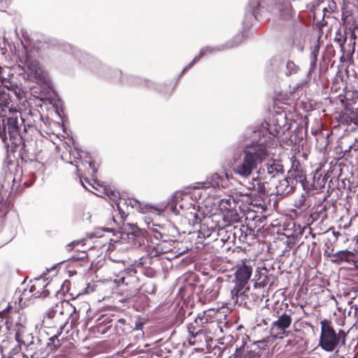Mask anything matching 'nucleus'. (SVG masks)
Masks as SVG:
<instances>
[{
    "instance_id": "864d4df0",
    "label": "nucleus",
    "mask_w": 358,
    "mask_h": 358,
    "mask_svg": "<svg viewBox=\"0 0 358 358\" xmlns=\"http://www.w3.org/2000/svg\"><path fill=\"white\" fill-rule=\"evenodd\" d=\"M87 257V254L85 252H81L79 253L78 257L73 256L71 258L73 259H80V260H85Z\"/></svg>"
},
{
    "instance_id": "8fccbe9b",
    "label": "nucleus",
    "mask_w": 358,
    "mask_h": 358,
    "mask_svg": "<svg viewBox=\"0 0 358 358\" xmlns=\"http://www.w3.org/2000/svg\"><path fill=\"white\" fill-rule=\"evenodd\" d=\"M258 354L254 350H246L244 358H257Z\"/></svg>"
},
{
    "instance_id": "7c9ffc66",
    "label": "nucleus",
    "mask_w": 358,
    "mask_h": 358,
    "mask_svg": "<svg viewBox=\"0 0 358 358\" xmlns=\"http://www.w3.org/2000/svg\"><path fill=\"white\" fill-rule=\"evenodd\" d=\"M214 49L210 47L203 48L199 53L192 60V62L187 65L182 70V72L192 68L196 62H198L204 55L213 52Z\"/></svg>"
},
{
    "instance_id": "5fc2aeb1",
    "label": "nucleus",
    "mask_w": 358,
    "mask_h": 358,
    "mask_svg": "<svg viewBox=\"0 0 358 358\" xmlns=\"http://www.w3.org/2000/svg\"><path fill=\"white\" fill-rule=\"evenodd\" d=\"M88 165H89L90 169L92 170V172H91L90 174L92 176H94L96 174V171H97V170H96V169L95 167V164H94V162H89Z\"/></svg>"
},
{
    "instance_id": "79ce46f5",
    "label": "nucleus",
    "mask_w": 358,
    "mask_h": 358,
    "mask_svg": "<svg viewBox=\"0 0 358 358\" xmlns=\"http://www.w3.org/2000/svg\"><path fill=\"white\" fill-rule=\"evenodd\" d=\"M320 51V45L317 44L313 50L311 52L310 57L312 58V62L310 63V69L311 70H313L316 66V63L317 60V55L319 54Z\"/></svg>"
},
{
    "instance_id": "cd10ccee",
    "label": "nucleus",
    "mask_w": 358,
    "mask_h": 358,
    "mask_svg": "<svg viewBox=\"0 0 358 358\" xmlns=\"http://www.w3.org/2000/svg\"><path fill=\"white\" fill-rule=\"evenodd\" d=\"M289 179H293L296 181V183H300L303 189L307 188L306 185V176L305 172L300 166H296L289 172Z\"/></svg>"
},
{
    "instance_id": "f257e3e1",
    "label": "nucleus",
    "mask_w": 358,
    "mask_h": 358,
    "mask_svg": "<svg viewBox=\"0 0 358 358\" xmlns=\"http://www.w3.org/2000/svg\"><path fill=\"white\" fill-rule=\"evenodd\" d=\"M266 140L251 146H246L242 152L234 157L232 169L234 174L243 178H249L268 156Z\"/></svg>"
},
{
    "instance_id": "2eb2a0df",
    "label": "nucleus",
    "mask_w": 358,
    "mask_h": 358,
    "mask_svg": "<svg viewBox=\"0 0 358 358\" xmlns=\"http://www.w3.org/2000/svg\"><path fill=\"white\" fill-rule=\"evenodd\" d=\"M42 115L38 110H29V113L24 114V116L21 113L20 118V124L23 125V132L27 134L29 130H32L34 128L36 129V122L41 120Z\"/></svg>"
},
{
    "instance_id": "ea45409f",
    "label": "nucleus",
    "mask_w": 358,
    "mask_h": 358,
    "mask_svg": "<svg viewBox=\"0 0 358 358\" xmlns=\"http://www.w3.org/2000/svg\"><path fill=\"white\" fill-rule=\"evenodd\" d=\"M218 295V290L216 289L215 285L208 287L205 291V296L206 300L211 301L215 299Z\"/></svg>"
},
{
    "instance_id": "e2e57ef3",
    "label": "nucleus",
    "mask_w": 358,
    "mask_h": 358,
    "mask_svg": "<svg viewBox=\"0 0 358 358\" xmlns=\"http://www.w3.org/2000/svg\"><path fill=\"white\" fill-rule=\"evenodd\" d=\"M355 124H358V115H357V119H356Z\"/></svg>"
},
{
    "instance_id": "a211bd4d",
    "label": "nucleus",
    "mask_w": 358,
    "mask_h": 358,
    "mask_svg": "<svg viewBox=\"0 0 358 358\" xmlns=\"http://www.w3.org/2000/svg\"><path fill=\"white\" fill-rule=\"evenodd\" d=\"M255 182L252 184V187L248 188V192L245 193V195L249 196L252 194V191L257 192L259 196L267 195L269 193V182L266 176H262L259 174L257 178H254Z\"/></svg>"
},
{
    "instance_id": "9d476101",
    "label": "nucleus",
    "mask_w": 358,
    "mask_h": 358,
    "mask_svg": "<svg viewBox=\"0 0 358 358\" xmlns=\"http://www.w3.org/2000/svg\"><path fill=\"white\" fill-rule=\"evenodd\" d=\"M292 322L291 315L284 313L278 317V320L272 323L270 333L274 338H283L285 336H287L288 333L286 329H288Z\"/></svg>"
},
{
    "instance_id": "603ef678",
    "label": "nucleus",
    "mask_w": 358,
    "mask_h": 358,
    "mask_svg": "<svg viewBox=\"0 0 358 358\" xmlns=\"http://www.w3.org/2000/svg\"><path fill=\"white\" fill-rule=\"evenodd\" d=\"M57 313L55 312L52 306H50V309L46 313V318L50 320L53 319L57 315Z\"/></svg>"
},
{
    "instance_id": "f704fd0d",
    "label": "nucleus",
    "mask_w": 358,
    "mask_h": 358,
    "mask_svg": "<svg viewBox=\"0 0 358 358\" xmlns=\"http://www.w3.org/2000/svg\"><path fill=\"white\" fill-rule=\"evenodd\" d=\"M218 310L215 308H210L207 310H204L202 313H199L204 319H207V322H218L215 319V316L217 314Z\"/></svg>"
},
{
    "instance_id": "2f4dec72",
    "label": "nucleus",
    "mask_w": 358,
    "mask_h": 358,
    "mask_svg": "<svg viewBox=\"0 0 358 358\" xmlns=\"http://www.w3.org/2000/svg\"><path fill=\"white\" fill-rule=\"evenodd\" d=\"M1 85L10 92H12L18 99L20 96V89L18 86L13 83L10 80L2 78L1 79Z\"/></svg>"
},
{
    "instance_id": "412c9836",
    "label": "nucleus",
    "mask_w": 358,
    "mask_h": 358,
    "mask_svg": "<svg viewBox=\"0 0 358 358\" xmlns=\"http://www.w3.org/2000/svg\"><path fill=\"white\" fill-rule=\"evenodd\" d=\"M171 250L170 244L162 240L159 242L151 241V244H148V252L149 256L152 258L159 257L161 255L166 254Z\"/></svg>"
},
{
    "instance_id": "6e6d98bb",
    "label": "nucleus",
    "mask_w": 358,
    "mask_h": 358,
    "mask_svg": "<svg viewBox=\"0 0 358 358\" xmlns=\"http://www.w3.org/2000/svg\"><path fill=\"white\" fill-rule=\"evenodd\" d=\"M143 258L139 259L138 261L135 260L133 265H136L138 266H143L144 264V262L142 261Z\"/></svg>"
},
{
    "instance_id": "a19ab883",
    "label": "nucleus",
    "mask_w": 358,
    "mask_h": 358,
    "mask_svg": "<svg viewBox=\"0 0 358 358\" xmlns=\"http://www.w3.org/2000/svg\"><path fill=\"white\" fill-rule=\"evenodd\" d=\"M28 177H29V180H27L26 178H27V176L25 175H23L22 176V179L21 180V182H22L23 183V185L25 186L26 187H30L35 181L36 180V175L34 172H29L28 173Z\"/></svg>"
},
{
    "instance_id": "9b49d317",
    "label": "nucleus",
    "mask_w": 358,
    "mask_h": 358,
    "mask_svg": "<svg viewBox=\"0 0 358 358\" xmlns=\"http://www.w3.org/2000/svg\"><path fill=\"white\" fill-rule=\"evenodd\" d=\"M20 315V308L17 306L16 301L8 302L7 306L0 310V318L6 320V324L8 329L15 328L16 322H21Z\"/></svg>"
},
{
    "instance_id": "c9c22d12",
    "label": "nucleus",
    "mask_w": 358,
    "mask_h": 358,
    "mask_svg": "<svg viewBox=\"0 0 358 358\" xmlns=\"http://www.w3.org/2000/svg\"><path fill=\"white\" fill-rule=\"evenodd\" d=\"M60 334L61 333H59L49 338L48 346L51 350H57L62 345V342L59 339Z\"/></svg>"
},
{
    "instance_id": "a18cd8bd",
    "label": "nucleus",
    "mask_w": 358,
    "mask_h": 358,
    "mask_svg": "<svg viewBox=\"0 0 358 358\" xmlns=\"http://www.w3.org/2000/svg\"><path fill=\"white\" fill-rule=\"evenodd\" d=\"M306 196L302 194L301 196V197L295 201V204L294 206L297 208H302L303 207H305L306 206Z\"/></svg>"
},
{
    "instance_id": "f03ea898",
    "label": "nucleus",
    "mask_w": 358,
    "mask_h": 358,
    "mask_svg": "<svg viewBox=\"0 0 358 358\" xmlns=\"http://www.w3.org/2000/svg\"><path fill=\"white\" fill-rule=\"evenodd\" d=\"M6 117H0V137L3 141L7 138V133L10 143L15 146L22 143L26 134L23 132L20 124V118L21 112L18 110H10Z\"/></svg>"
},
{
    "instance_id": "c85d7f7f",
    "label": "nucleus",
    "mask_w": 358,
    "mask_h": 358,
    "mask_svg": "<svg viewBox=\"0 0 358 358\" xmlns=\"http://www.w3.org/2000/svg\"><path fill=\"white\" fill-rule=\"evenodd\" d=\"M294 186L289 184L288 179H283L279 181L278 184L275 186V194L282 197L294 192Z\"/></svg>"
},
{
    "instance_id": "5701e85b",
    "label": "nucleus",
    "mask_w": 358,
    "mask_h": 358,
    "mask_svg": "<svg viewBox=\"0 0 358 358\" xmlns=\"http://www.w3.org/2000/svg\"><path fill=\"white\" fill-rule=\"evenodd\" d=\"M283 171V166L279 162L271 160L266 164V169H262V175L266 176L268 179H272L282 173Z\"/></svg>"
},
{
    "instance_id": "052dcab7",
    "label": "nucleus",
    "mask_w": 358,
    "mask_h": 358,
    "mask_svg": "<svg viewBox=\"0 0 358 358\" xmlns=\"http://www.w3.org/2000/svg\"><path fill=\"white\" fill-rule=\"evenodd\" d=\"M82 184H83V187H84L85 188H86L87 189H88L90 192H92V189H89L87 187H86V186H85V185L84 184V182H83V181H82Z\"/></svg>"
},
{
    "instance_id": "de8ad7c7",
    "label": "nucleus",
    "mask_w": 358,
    "mask_h": 358,
    "mask_svg": "<svg viewBox=\"0 0 358 358\" xmlns=\"http://www.w3.org/2000/svg\"><path fill=\"white\" fill-rule=\"evenodd\" d=\"M245 347H242L240 348H237L235 351L234 356L236 358H244V355H245Z\"/></svg>"
},
{
    "instance_id": "0eeeda50",
    "label": "nucleus",
    "mask_w": 358,
    "mask_h": 358,
    "mask_svg": "<svg viewBox=\"0 0 358 358\" xmlns=\"http://www.w3.org/2000/svg\"><path fill=\"white\" fill-rule=\"evenodd\" d=\"M189 334H196L200 331H206L208 334H222V329L219 322H207L199 314L187 324Z\"/></svg>"
},
{
    "instance_id": "e433bc0d",
    "label": "nucleus",
    "mask_w": 358,
    "mask_h": 358,
    "mask_svg": "<svg viewBox=\"0 0 358 358\" xmlns=\"http://www.w3.org/2000/svg\"><path fill=\"white\" fill-rule=\"evenodd\" d=\"M164 234L159 231L157 229H150L148 234L149 242L148 244H151V241L159 242L164 238Z\"/></svg>"
},
{
    "instance_id": "b1692460",
    "label": "nucleus",
    "mask_w": 358,
    "mask_h": 358,
    "mask_svg": "<svg viewBox=\"0 0 358 358\" xmlns=\"http://www.w3.org/2000/svg\"><path fill=\"white\" fill-rule=\"evenodd\" d=\"M233 200L229 199H222L220 203V207L222 210L227 212L224 215V217L232 222H238L239 220V215L237 213L236 210L233 206Z\"/></svg>"
},
{
    "instance_id": "aec40b11",
    "label": "nucleus",
    "mask_w": 358,
    "mask_h": 358,
    "mask_svg": "<svg viewBox=\"0 0 358 358\" xmlns=\"http://www.w3.org/2000/svg\"><path fill=\"white\" fill-rule=\"evenodd\" d=\"M24 40L27 42V44L23 45L22 50H27L29 52V53L34 55L35 57L36 55L38 57H39L45 51V50L48 48V43L45 41H34L29 38L27 39L25 37Z\"/></svg>"
},
{
    "instance_id": "0e129e2a",
    "label": "nucleus",
    "mask_w": 358,
    "mask_h": 358,
    "mask_svg": "<svg viewBox=\"0 0 358 358\" xmlns=\"http://www.w3.org/2000/svg\"><path fill=\"white\" fill-rule=\"evenodd\" d=\"M298 27H299V29H301V24H299Z\"/></svg>"
},
{
    "instance_id": "39448f33",
    "label": "nucleus",
    "mask_w": 358,
    "mask_h": 358,
    "mask_svg": "<svg viewBox=\"0 0 358 358\" xmlns=\"http://www.w3.org/2000/svg\"><path fill=\"white\" fill-rule=\"evenodd\" d=\"M254 263L249 259L239 261L235 266L234 278L235 285L231 289V297L234 303H237L238 296L242 294L245 286L248 285L252 273Z\"/></svg>"
},
{
    "instance_id": "58836bf2",
    "label": "nucleus",
    "mask_w": 358,
    "mask_h": 358,
    "mask_svg": "<svg viewBox=\"0 0 358 358\" xmlns=\"http://www.w3.org/2000/svg\"><path fill=\"white\" fill-rule=\"evenodd\" d=\"M299 70V66H297L293 61H288L286 65V72L285 74L287 76H289L292 74L296 73Z\"/></svg>"
},
{
    "instance_id": "6ab92c4d",
    "label": "nucleus",
    "mask_w": 358,
    "mask_h": 358,
    "mask_svg": "<svg viewBox=\"0 0 358 358\" xmlns=\"http://www.w3.org/2000/svg\"><path fill=\"white\" fill-rule=\"evenodd\" d=\"M0 117H6L10 110H18L17 104L13 103L10 99V94L0 89Z\"/></svg>"
},
{
    "instance_id": "4be33fe9",
    "label": "nucleus",
    "mask_w": 358,
    "mask_h": 358,
    "mask_svg": "<svg viewBox=\"0 0 358 358\" xmlns=\"http://www.w3.org/2000/svg\"><path fill=\"white\" fill-rule=\"evenodd\" d=\"M295 0H282L275 4V8L279 13V17L282 20H290L295 14V11L291 4V1Z\"/></svg>"
},
{
    "instance_id": "f3484780",
    "label": "nucleus",
    "mask_w": 358,
    "mask_h": 358,
    "mask_svg": "<svg viewBox=\"0 0 358 358\" xmlns=\"http://www.w3.org/2000/svg\"><path fill=\"white\" fill-rule=\"evenodd\" d=\"M13 330L15 332V340L20 345L28 347L34 343V336L27 332L26 327L22 322H16Z\"/></svg>"
},
{
    "instance_id": "bf43d9fd",
    "label": "nucleus",
    "mask_w": 358,
    "mask_h": 358,
    "mask_svg": "<svg viewBox=\"0 0 358 358\" xmlns=\"http://www.w3.org/2000/svg\"><path fill=\"white\" fill-rule=\"evenodd\" d=\"M111 196L114 197V200L115 199V198H117V196L114 192L111 193Z\"/></svg>"
},
{
    "instance_id": "c03bdc74",
    "label": "nucleus",
    "mask_w": 358,
    "mask_h": 358,
    "mask_svg": "<svg viewBox=\"0 0 358 358\" xmlns=\"http://www.w3.org/2000/svg\"><path fill=\"white\" fill-rule=\"evenodd\" d=\"M11 207H13V204L10 201H6L3 205L1 204L0 208V216L5 215L7 213L8 209Z\"/></svg>"
},
{
    "instance_id": "20e7f679",
    "label": "nucleus",
    "mask_w": 358,
    "mask_h": 358,
    "mask_svg": "<svg viewBox=\"0 0 358 358\" xmlns=\"http://www.w3.org/2000/svg\"><path fill=\"white\" fill-rule=\"evenodd\" d=\"M19 66L24 69L27 80L38 84L45 83L47 73L40 64L38 58L27 50H22L18 55Z\"/></svg>"
},
{
    "instance_id": "4d7b16f0",
    "label": "nucleus",
    "mask_w": 358,
    "mask_h": 358,
    "mask_svg": "<svg viewBox=\"0 0 358 358\" xmlns=\"http://www.w3.org/2000/svg\"><path fill=\"white\" fill-rule=\"evenodd\" d=\"M85 182H87L90 186L92 187V189H96V188L94 187V185L92 184L88 178L85 179Z\"/></svg>"
},
{
    "instance_id": "423d86ee",
    "label": "nucleus",
    "mask_w": 358,
    "mask_h": 358,
    "mask_svg": "<svg viewBox=\"0 0 358 358\" xmlns=\"http://www.w3.org/2000/svg\"><path fill=\"white\" fill-rule=\"evenodd\" d=\"M117 287L120 294L125 299L135 296L141 288V281L136 271L131 270L125 272L118 280Z\"/></svg>"
},
{
    "instance_id": "3c124183",
    "label": "nucleus",
    "mask_w": 358,
    "mask_h": 358,
    "mask_svg": "<svg viewBox=\"0 0 358 358\" xmlns=\"http://www.w3.org/2000/svg\"><path fill=\"white\" fill-rule=\"evenodd\" d=\"M99 242L103 247L108 243L110 244V241H112L111 238H108L105 237V236H101L99 237Z\"/></svg>"
},
{
    "instance_id": "dca6fc26",
    "label": "nucleus",
    "mask_w": 358,
    "mask_h": 358,
    "mask_svg": "<svg viewBox=\"0 0 358 358\" xmlns=\"http://www.w3.org/2000/svg\"><path fill=\"white\" fill-rule=\"evenodd\" d=\"M52 286L50 282L44 284V281L36 279L29 285V292L31 294V296L38 298L41 296L48 297L50 295V287Z\"/></svg>"
},
{
    "instance_id": "393cba45",
    "label": "nucleus",
    "mask_w": 358,
    "mask_h": 358,
    "mask_svg": "<svg viewBox=\"0 0 358 358\" xmlns=\"http://www.w3.org/2000/svg\"><path fill=\"white\" fill-rule=\"evenodd\" d=\"M341 24L349 30H353L357 27V20L352 10L347 8H342Z\"/></svg>"
},
{
    "instance_id": "69168bd1",
    "label": "nucleus",
    "mask_w": 358,
    "mask_h": 358,
    "mask_svg": "<svg viewBox=\"0 0 358 358\" xmlns=\"http://www.w3.org/2000/svg\"><path fill=\"white\" fill-rule=\"evenodd\" d=\"M67 247L69 248V249H71V245H68Z\"/></svg>"
},
{
    "instance_id": "bb28decb",
    "label": "nucleus",
    "mask_w": 358,
    "mask_h": 358,
    "mask_svg": "<svg viewBox=\"0 0 358 358\" xmlns=\"http://www.w3.org/2000/svg\"><path fill=\"white\" fill-rule=\"evenodd\" d=\"M126 235L129 243L134 245H141L144 231L136 226H132Z\"/></svg>"
},
{
    "instance_id": "49530a36",
    "label": "nucleus",
    "mask_w": 358,
    "mask_h": 358,
    "mask_svg": "<svg viewBox=\"0 0 358 358\" xmlns=\"http://www.w3.org/2000/svg\"><path fill=\"white\" fill-rule=\"evenodd\" d=\"M212 179L213 180V182L212 183V185L213 187H218L220 185V182L217 181V180H224V176H221L218 173H214L212 176Z\"/></svg>"
},
{
    "instance_id": "c756f323",
    "label": "nucleus",
    "mask_w": 358,
    "mask_h": 358,
    "mask_svg": "<svg viewBox=\"0 0 358 358\" xmlns=\"http://www.w3.org/2000/svg\"><path fill=\"white\" fill-rule=\"evenodd\" d=\"M113 336H122L125 334L127 328V324H126V321L124 319H120L118 320H113Z\"/></svg>"
},
{
    "instance_id": "6e6552de",
    "label": "nucleus",
    "mask_w": 358,
    "mask_h": 358,
    "mask_svg": "<svg viewBox=\"0 0 358 358\" xmlns=\"http://www.w3.org/2000/svg\"><path fill=\"white\" fill-rule=\"evenodd\" d=\"M180 207L182 209L181 222L184 224L194 226L200 224L207 216L203 211H201L199 206L188 203L185 208L182 205H180Z\"/></svg>"
},
{
    "instance_id": "a878e982",
    "label": "nucleus",
    "mask_w": 358,
    "mask_h": 358,
    "mask_svg": "<svg viewBox=\"0 0 358 358\" xmlns=\"http://www.w3.org/2000/svg\"><path fill=\"white\" fill-rule=\"evenodd\" d=\"M57 292V289L54 290L52 292L53 296H49V297L44 301V303L48 306H52L57 313L63 315V306L64 303L68 304V303L65 301L59 300V299H57L56 296Z\"/></svg>"
},
{
    "instance_id": "473e14b6",
    "label": "nucleus",
    "mask_w": 358,
    "mask_h": 358,
    "mask_svg": "<svg viewBox=\"0 0 358 358\" xmlns=\"http://www.w3.org/2000/svg\"><path fill=\"white\" fill-rule=\"evenodd\" d=\"M261 0H250L249 1V7L250 11L247 13L246 17L257 18V10L260 6Z\"/></svg>"
},
{
    "instance_id": "13d9d810",
    "label": "nucleus",
    "mask_w": 358,
    "mask_h": 358,
    "mask_svg": "<svg viewBox=\"0 0 358 358\" xmlns=\"http://www.w3.org/2000/svg\"><path fill=\"white\" fill-rule=\"evenodd\" d=\"M143 326V324L142 323H138V324H136V329H140L141 328V327Z\"/></svg>"
},
{
    "instance_id": "680f3d73",
    "label": "nucleus",
    "mask_w": 358,
    "mask_h": 358,
    "mask_svg": "<svg viewBox=\"0 0 358 358\" xmlns=\"http://www.w3.org/2000/svg\"><path fill=\"white\" fill-rule=\"evenodd\" d=\"M94 180V184H96L97 185H100L99 182H97L95 180Z\"/></svg>"
},
{
    "instance_id": "1a4fd4ad",
    "label": "nucleus",
    "mask_w": 358,
    "mask_h": 358,
    "mask_svg": "<svg viewBox=\"0 0 358 358\" xmlns=\"http://www.w3.org/2000/svg\"><path fill=\"white\" fill-rule=\"evenodd\" d=\"M113 320L110 316L102 315L97 319L96 324L90 327L89 331L94 337L113 336Z\"/></svg>"
},
{
    "instance_id": "37998d69",
    "label": "nucleus",
    "mask_w": 358,
    "mask_h": 358,
    "mask_svg": "<svg viewBox=\"0 0 358 358\" xmlns=\"http://www.w3.org/2000/svg\"><path fill=\"white\" fill-rule=\"evenodd\" d=\"M346 36L345 34H342L341 33H337L336 37L334 38V41L337 43L341 49L343 50L344 45L346 42Z\"/></svg>"
},
{
    "instance_id": "4468645a",
    "label": "nucleus",
    "mask_w": 358,
    "mask_h": 358,
    "mask_svg": "<svg viewBox=\"0 0 358 358\" xmlns=\"http://www.w3.org/2000/svg\"><path fill=\"white\" fill-rule=\"evenodd\" d=\"M115 203L122 220L129 215L131 210L137 208L139 206V202L131 198L118 197L115 201Z\"/></svg>"
},
{
    "instance_id": "72a5a7b5",
    "label": "nucleus",
    "mask_w": 358,
    "mask_h": 358,
    "mask_svg": "<svg viewBox=\"0 0 358 358\" xmlns=\"http://www.w3.org/2000/svg\"><path fill=\"white\" fill-rule=\"evenodd\" d=\"M122 73L119 69H110L106 73V78L110 82L121 81Z\"/></svg>"
},
{
    "instance_id": "f8f14e48",
    "label": "nucleus",
    "mask_w": 358,
    "mask_h": 358,
    "mask_svg": "<svg viewBox=\"0 0 358 358\" xmlns=\"http://www.w3.org/2000/svg\"><path fill=\"white\" fill-rule=\"evenodd\" d=\"M331 261L334 264L340 265L343 263H347L357 266L358 264V255L357 251H350L348 250H339L334 254H329Z\"/></svg>"
},
{
    "instance_id": "ddd939ff",
    "label": "nucleus",
    "mask_w": 358,
    "mask_h": 358,
    "mask_svg": "<svg viewBox=\"0 0 358 358\" xmlns=\"http://www.w3.org/2000/svg\"><path fill=\"white\" fill-rule=\"evenodd\" d=\"M189 334V343L191 345H196L199 349L203 350L213 341V336H220L221 334H208L202 331L196 334Z\"/></svg>"
},
{
    "instance_id": "4c0bfd02",
    "label": "nucleus",
    "mask_w": 358,
    "mask_h": 358,
    "mask_svg": "<svg viewBox=\"0 0 358 358\" xmlns=\"http://www.w3.org/2000/svg\"><path fill=\"white\" fill-rule=\"evenodd\" d=\"M345 155L355 158L358 160V138L351 145L348 150L345 151Z\"/></svg>"
},
{
    "instance_id": "7ed1b4c3",
    "label": "nucleus",
    "mask_w": 358,
    "mask_h": 358,
    "mask_svg": "<svg viewBox=\"0 0 358 358\" xmlns=\"http://www.w3.org/2000/svg\"><path fill=\"white\" fill-rule=\"evenodd\" d=\"M320 324L319 346L324 350L333 352L340 344L345 345L347 333L344 330L339 329L336 331L332 321L327 319L322 320Z\"/></svg>"
},
{
    "instance_id": "09e8293b",
    "label": "nucleus",
    "mask_w": 358,
    "mask_h": 358,
    "mask_svg": "<svg viewBox=\"0 0 358 358\" xmlns=\"http://www.w3.org/2000/svg\"><path fill=\"white\" fill-rule=\"evenodd\" d=\"M243 38V34L236 35L231 41V44L230 45V47L234 46V41H235L236 45L239 44L242 41Z\"/></svg>"
}]
</instances>
